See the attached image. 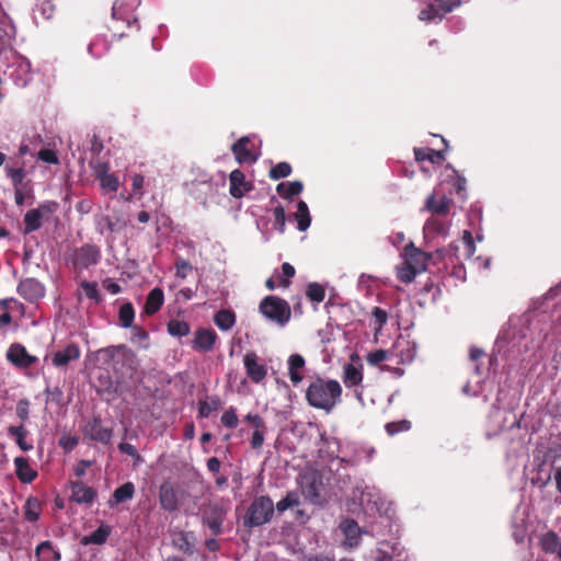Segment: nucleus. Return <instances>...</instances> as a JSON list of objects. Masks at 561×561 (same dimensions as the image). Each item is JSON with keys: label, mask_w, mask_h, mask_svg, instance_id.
<instances>
[{"label": "nucleus", "mask_w": 561, "mask_h": 561, "mask_svg": "<svg viewBox=\"0 0 561 561\" xmlns=\"http://www.w3.org/2000/svg\"><path fill=\"white\" fill-rule=\"evenodd\" d=\"M342 387L337 380L316 378L306 390V400L314 409L331 412L340 402Z\"/></svg>", "instance_id": "obj_1"}, {"label": "nucleus", "mask_w": 561, "mask_h": 561, "mask_svg": "<svg viewBox=\"0 0 561 561\" xmlns=\"http://www.w3.org/2000/svg\"><path fill=\"white\" fill-rule=\"evenodd\" d=\"M260 312L268 321L284 327L290 319L288 302L277 296H267L260 302Z\"/></svg>", "instance_id": "obj_2"}, {"label": "nucleus", "mask_w": 561, "mask_h": 561, "mask_svg": "<svg viewBox=\"0 0 561 561\" xmlns=\"http://www.w3.org/2000/svg\"><path fill=\"white\" fill-rule=\"evenodd\" d=\"M274 514V504L268 496H257L253 500L244 516V525L259 527L267 524Z\"/></svg>", "instance_id": "obj_3"}, {"label": "nucleus", "mask_w": 561, "mask_h": 561, "mask_svg": "<svg viewBox=\"0 0 561 561\" xmlns=\"http://www.w3.org/2000/svg\"><path fill=\"white\" fill-rule=\"evenodd\" d=\"M101 260V250L94 244H83L73 250L71 263L75 270L83 271L96 265Z\"/></svg>", "instance_id": "obj_4"}, {"label": "nucleus", "mask_w": 561, "mask_h": 561, "mask_svg": "<svg viewBox=\"0 0 561 561\" xmlns=\"http://www.w3.org/2000/svg\"><path fill=\"white\" fill-rule=\"evenodd\" d=\"M259 145L254 136H244L233 144L232 152L239 163H253L261 156Z\"/></svg>", "instance_id": "obj_5"}, {"label": "nucleus", "mask_w": 561, "mask_h": 561, "mask_svg": "<svg viewBox=\"0 0 561 561\" xmlns=\"http://www.w3.org/2000/svg\"><path fill=\"white\" fill-rule=\"evenodd\" d=\"M243 366L248 378L255 385L264 383L268 367L259 355L251 351L243 356Z\"/></svg>", "instance_id": "obj_6"}, {"label": "nucleus", "mask_w": 561, "mask_h": 561, "mask_svg": "<svg viewBox=\"0 0 561 561\" xmlns=\"http://www.w3.org/2000/svg\"><path fill=\"white\" fill-rule=\"evenodd\" d=\"M466 1L467 0H438V9L433 2H430L426 8L420 11L419 19L425 22H432L436 20L440 21L445 13L451 12L455 8Z\"/></svg>", "instance_id": "obj_7"}, {"label": "nucleus", "mask_w": 561, "mask_h": 561, "mask_svg": "<svg viewBox=\"0 0 561 561\" xmlns=\"http://www.w3.org/2000/svg\"><path fill=\"white\" fill-rule=\"evenodd\" d=\"M9 77L18 87H25L32 80L31 62L23 56H18L9 66Z\"/></svg>", "instance_id": "obj_8"}, {"label": "nucleus", "mask_w": 561, "mask_h": 561, "mask_svg": "<svg viewBox=\"0 0 561 561\" xmlns=\"http://www.w3.org/2000/svg\"><path fill=\"white\" fill-rule=\"evenodd\" d=\"M401 256L407 264L420 273L426 270L427 263L432 259V254L415 248L412 242L404 247Z\"/></svg>", "instance_id": "obj_9"}, {"label": "nucleus", "mask_w": 561, "mask_h": 561, "mask_svg": "<svg viewBox=\"0 0 561 561\" xmlns=\"http://www.w3.org/2000/svg\"><path fill=\"white\" fill-rule=\"evenodd\" d=\"M389 350L391 352V359H396L399 364L411 363L416 355L414 343L402 335L394 341Z\"/></svg>", "instance_id": "obj_10"}, {"label": "nucleus", "mask_w": 561, "mask_h": 561, "mask_svg": "<svg viewBox=\"0 0 561 561\" xmlns=\"http://www.w3.org/2000/svg\"><path fill=\"white\" fill-rule=\"evenodd\" d=\"M450 221L442 217L431 216L424 224L423 234L426 241L435 240L436 238H446L449 233Z\"/></svg>", "instance_id": "obj_11"}, {"label": "nucleus", "mask_w": 561, "mask_h": 561, "mask_svg": "<svg viewBox=\"0 0 561 561\" xmlns=\"http://www.w3.org/2000/svg\"><path fill=\"white\" fill-rule=\"evenodd\" d=\"M140 0H116L112 8V16L115 20H122L128 26L137 23V19L133 16L135 10L139 7Z\"/></svg>", "instance_id": "obj_12"}, {"label": "nucleus", "mask_w": 561, "mask_h": 561, "mask_svg": "<svg viewBox=\"0 0 561 561\" xmlns=\"http://www.w3.org/2000/svg\"><path fill=\"white\" fill-rule=\"evenodd\" d=\"M218 340L217 333L213 329L199 328L194 332L192 347L199 353L213 351Z\"/></svg>", "instance_id": "obj_13"}, {"label": "nucleus", "mask_w": 561, "mask_h": 561, "mask_svg": "<svg viewBox=\"0 0 561 561\" xmlns=\"http://www.w3.org/2000/svg\"><path fill=\"white\" fill-rule=\"evenodd\" d=\"M8 360L19 368H30L37 362V357L27 353L21 344H12L7 352Z\"/></svg>", "instance_id": "obj_14"}, {"label": "nucleus", "mask_w": 561, "mask_h": 561, "mask_svg": "<svg viewBox=\"0 0 561 561\" xmlns=\"http://www.w3.org/2000/svg\"><path fill=\"white\" fill-rule=\"evenodd\" d=\"M451 199L445 195L439 196L438 191L435 190L431 194L424 205V209L432 213V216L442 217L448 215L451 206Z\"/></svg>", "instance_id": "obj_15"}, {"label": "nucleus", "mask_w": 561, "mask_h": 561, "mask_svg": "<svg viewBox=\"0 0 561 561\" xmlns=\"http://www.w3.org/2000/svg\"><path fill=\"white\" fill-rule=\"evenodd\" d=\"M50 213L51 209L46 204L27 210L24 216V233H31L38 230L42 227L44 217Z\"/></svg>", "instance_id": "obj_16"}, {"label": "nucleus", "mask_w": 561, "mask_h": 561, "mask_svg": "<svg viewBox=\"0 0 561 561\" xmlns=\"http://www.w3.org/2000/svg\"><path fill=\"white\" fill-rule=\"evenodd\" d=\"M352 363L346 364L343 369V382L346 388H356L360 387L364 375H363V365L360 363H354L355 359H358L357 356L351 357Z\"/></svg>", "instance_id": "obj_17"}, {"label": "nucleus", "mask_w": 561, "mask_h": 561, "mask_svg": "<svg viewBox=\"0 0 561 561\" xmlns=\"http://www.w3.org/2000/svg\"><path fill=\"white\" fill-rule=\"evenodd\" d=\"M462 251L460 252L459 245L451 243L447 250V254L454 256L457 261L462 259H470L476 252V245L470 231L465 230L461 239Z\"/></svg>", "instance_id": "obj_18"}, {"label": "nucleus", "mask_w": 561, "mask_h": 561, "mask_svg": "<svg viewBox=\"0 0 561 561\" xmlns=\"http://www.w3.org/2000/svg\"><path fill=\"white\" fill-rule=\"evenodd\" d=\"M19 294L28 301H36L44 297L45 288L35 278H26L20 282L18 286Z\"/></svg>", "instance_id": "obj_19"}, {"label": "nucleus", "mask_w": 561, "mask_h": 561, "mask_svg": "<svg viewBox=\"0 0 561 561\" xmlns=\"http://www.w3.org/2000/svg\"><path fill=\"white\" fill-rule=\"evenodd\" d=\"M229 182V192L234 198H241L252 190V184L245 180L243 172L238 169L230 173Z\"/></svg>", "instance_id": "obj_20"}, {"label": "nucleus", "mask_w": 561, "mask_h": 561, "mask_svg": "<svg viewBox=\"0 0 561 561\" xmlns=\"http://www.w3.org/2000/svg\"><path fill=\"white\" fill-rule=\"evenodd\" d=\"M80 348L77 344L70 343L65 348L55 352L51 355V363L56 367H65L70 362L77 360L80 357Z\"/></svg>", "instance_id": "obj_21"}, {"label": "nucleus", "mask_w": 561, "mask_h": 561, "mask_svg": "<svg viewBox=\"0 0 561 561\" xmlns=\"http://www.w3.org/2000/svg\"><path fill=\"white\" fill-rule=\"evenodd\" d=\"M95 176L100 181L104 193H116L119 188V180L114 173H110L106 164H101L95 170Z\"/></svg>", "instance_id": "obj_22"}, {"label": "nucleus", "mask_w": 561, "mask_h": 561, "mask_svg": "<svg viewBox=\"0 0 561 561\" xmlns=\"http://www.w3.org/2000/svg\"><path fill=\"white\" fill-rule=\"evenodd\" d=\"M306 360L300 354H291L287 360L288 376L294 386H298L304 380V369Z\"/></svg>", "instance_id": "obj_23"}, {"label": "nucleus", "mask_w": 561, "mask_h": 561, "mask_svg": "<svg viewBox=\"0 0 561 561\" xmlns=\"http://www.w3.org/2000/svg\"><path fill=\"white\" fill-rule=\"evenodd\" d=\"M23 305L16 299H4L0 301V329H4L12 322V312H22Z\"/></svg>", "instance_id": "obj_24"}, {"label": "nucleus", "mask_w": 561, "mask_h": 561, "mask_svg": "<svg viewBox=\"0 0 561 561\" xmlns=\"http://www.w3.org/2000/svg\"><path fill=\"white\" fill-rule=\"evenodd\" d=\"M340 529L345 536V546L350 548L358 546L363 531L356 522L353 519H345L340 524Z\"/></svg>", "instance_id": "obj_25"}, {"label": "nucleus", "mask_w": 561, "mask_h": 561, "mask_svg": "<svg viewBox=\"0 0 561 561\" xmlns=\"http://www.w3.org/2000/svg\"><path fill=\"white\" fill-rule=\"evenodd\" d=\"M15 473L22 483H31L37 477V471L30 465V460L25 457H16L14 459Z\"/></svg>", "instance_id": "obj_26"}, {"label": "nucleus", "mask_w": 561, "mask_h": 561, "mask_svg": "<svg viewBox=\"0 0 561 561\" xmlns=\"http://www.w3.org/2000/svg\"><path fill=\"white\" fill-rule=\"evenodd\" d=\"M159 502L163 510L174 512L178 508V496L170 483H163L159 490Z\"/></svg>", "instance_id": "obj_27"}, {"label": "nucleus", "mask_w": 561, "mask_h": 561, "mask_svg": "<svg viewBox=\"0 0 561 561\" xmlns=\"http://www.w3.org/2000/svg\"><path fill=\"white\" fill-rule=\"evenodd\" d=\"M96 496L94 490L82 482H76L72 485L71 499L79 504H91Z\"/></svg>", "instance_id": "obj_28"}, {"label": "nucleus", "mask_w": 561, "mask_h": 561, "mask_svg": "<svg viewBox=\"0 0 561 561\" xmlns=\"http://www.w3.org/2000/svg\"><path fill=\"white\" fill-rule=\"evenodd\" d=\"M164 302V294L163 290L159 287H154L151 289L147 296L145 302V312L149 316L154 314L160 310Z\"/></svg>", "instance_id": "obj_29"}, {"label": "nucleus", "mask_w": 561, "mask_h": 561, "mask_svg": "<svg viewBox=\"0 0 561 561\" xmlns=\"http://www.w3.org/2000/svg\"><path fill=\"white\" fill-rule=\"evenodd\" d=\"M540 545L545 552L556 554L561 561V538L553 531L542 535Z\"/></svg>", "instance_id": "obj_30"}, {"label": "nucleus", "mask_w": 561, "mask_h": 561, "mask_svg": "<svg viewBox=\"0 0 561 561\" xmlns=\"http://www.w3.org/2000/svg\"><path fill=\"white\" fill-rule=\"evenodd\" d=\"M135 494V485L131 482H125L117 489H115L112 499L110 500V506L113 507L114 505L125 503L127 501H130L134 497Z\"/></svg>", "instance_id": "obj_31"}, {"label": "nucleus", "mask_w": 561, "mask_h": 561, "mask_svg": "<svg viewBox=\"0 0 561 561\" xmlns=\"http://www.w3.org/2000/svg\"><path fill=\"white\" fill-rule=\"evenodd\" d=\"M36 561H59L60 553L57 551L50 541L41 542L35 549Z\"/></svg>", "instance_id": "obj_32"}, {"label": "nucleus", "mask_w": 561, "mask_h": 561, "mask_svg": "<svg viewBox=\"0 0 561 561\" xmlns=\"http://www.w3.org/2000/svg\"><path fill=\"white\" fill-rule=\"evenodd\" d=\"M304 190V184L300 181L282 182L277 185V193L285 199H291L294 196L299 195Z\"/></svg>", "instance_id": "obj_33"}, {"label": "nucleus", "mask_w": 561, "mask_h": 561, "mask_svg": "<svg viewBox=\"0 0 561 561\" xmlns=\"http://www.w3.org/2000/svg\"><path fill=\"white\" fill-rule=\"evenodd\" d=\"M295 219L297 221V228L300 231H306L310 227L311 217L308 205L304 201H299L297 204Z\"/></svg>", "instance_id": "obj_34"}, {"label": "nucleus", "mask_w": 561, "mask_h": 561, "mask_svg": "<svg viewBox=\"0 0 561 561\" xmlns=\"http://www.w3.org/2000/svg\"><path fill=\"white\" fill-rule=\"evenodd\" d=\"M214 322L221 331H229L236 323V316L230 310H220L215 314Z\"/></svg>", "instance_id": "obj_35"}, {"label": "nucleus", "mask_w": 561, "mask_h": 561, "mask_svg": "<svg viewBox=\"0 0 561 561\" xmlns=\"http://www.w3.org/2000/svg\"><path fill=\"white\" fill-rule=\"evenodd\" d=\"M414 154L416 161H430L432 163H440L444 160L443 152L430 148H415Z\"/></svg>", "instance_id": "obj_36"}, {"label": "nucleus", "mask_w": 561, "mask_h": 561, "mask_svg": "<svg viewBox=\"0 0 561 561\" xmlns=\"http://www.w3.org/2000/svg\"><path fill=\"white\" fill-rule=\"evenodd\" d=\"M8 433H9V435L11 437L15 438V442H16L18 446L23 451H28V450L33 449V445L25 440V437L27 435V431L25 430V427L23 425H21V426H10L8 428Z\"/></svg>", "instance_id": "obj_37"}, {"label": "nucleus", "mask_w": 561, "mask_h": 561, "mask_svg": "<svg viewBox=\"0 0 561 561\" xmlns=\"http://www.w3.org/2000/svg\"><path fill=\"white\" fill-rule=\"evenodd\" d=\"M42 512V504L36 497L27 499L24 506V516L27 522L34 523L36 522Z\"/></svg>", "instance_id": "obj_38"}, {"label": "nucleus", "mask_w": 561, "mask_h": 561, "mask_svg": "<svg viewBox=\"0 0 561 561\" xmlns=\"http://www.w3.org/2000/svg\"><path fill=\"white\" fill-rule=\"evenodd\" d=\"M298 484L301 489V492L306 497L312 499L316 497L317 494V486L313 476L310 474H301L298 478Z\"/></svg>", "instance_id": "obj_39"}, {"label": "nucleus", "mask_w": 561, "mask_h": 561, "mask_svg": "<svg viewBox=\"0 0 561 561\" xmlns=\"http://www.w3.org/2000/svg\"><path fill=\"white\" fill-rule=\"evenodd\" d=\"M170 335L175 337H183L190 334V324L182 320H170L167 325Z\"/></svg>", "instance_id": "obj_40"}, {"label": "nucleus", "mask_w": 561, "mask_h": 561, "mask_svg": "<svg viewBox=\"0 0 561 561\" xmlns=\"http://www.w3.org/2000/svg\"><path fill=\"white\" fill-rule=\"evenodd\" d=\"M111 533V529L106 526H100L98 529L92 531L89 536L84 537L83 542L85 545H102L106 541Z\"/></svg>", "instance_id": "obj_41"}, {"label": "nucleus", "mask_w": 561, "mask_h": 561, "mask_svg": "<svg viewBox=\"0 0 561 561\" xmlns=\"http://www.w3.org/2000/svg\"><path fill=\"white\" fill-rule=\"evenodd\" d=\"M300 504L299 494L295 491L288 492L287 495L277 502L276 510L279 513L285 512L288 508L298 506Z\"/></svg>", "instance_id": "obj_42"}, {"label": "nucleus", "mask_w": 561, "mask_h": 561, "mask_svg": "<svg viewBox=\"0 0 561 561\" xmlns=\"http://www.w3.org/2000/svg\"><path fill=\"white\" fill-rule=\"evenodd\" d=\"M135 318V311L131 304H123L119 308V322L123 328H130Z\"/></svg>", "instance_id": "obj_43"}, {"label": "nucleus", "mask_w": 561, "mask_h": 561, "mask_svg": "<svg viewBox=\"0 0 561 561\" xmlns=\"http://www.w3.org/2000/svg\"><path fill=\"white\" fill-rule=\"evenodd\" d=\"M417 274H420V272L414 271V268L404 261L397 267V276L403 283L413 282Z\"/></svg>", "instance_id": "obj_44"}, {"label": "nucleus", "mask_w": 561, "mask_h": 561, "mask_svg": "<svg viewBox=\"0 0 561 561\" xmlns=\"http://www.w3.org/2000/svg\"><path fill=\"white\" fill-rule=\"evenodd\" d=\"M366 360L369 365L376 366L385 360L391 359L390 350H376L367 354Z\"/></svg>", "instance_id": "obj_45"}, {"label": "nucleus", "mask_w": 561, "mask_h": 561, "mask_svg": "<svg viewBox=\"0 0 561 561\" xmlns=\"http://www.w3.org/2000/svg\"><path fill=\"white\" fill-rule=\"evenodd\" d=\"M5 175L11 180L14 187H20L24 178L25 171L22 167L13 168L10 165H5L4 168Z\"/></svg>", "instance_id": "obj_46"}, {"label": "nucleus", "mask_w": 561, "mask_h": 561, "mask_svg": "<svg viewBox=\"0 0 561 561\" xmlns=\"http://www.w3.org/2000/svg\"><path fill=\"white\" fill-rule=\"evenodd\" d=\"M219 407L218 398H211L210 400L199 401L198 403V415L201 417H208Z\"/></svg>", "instance_id": "obj_47"}, {"label": "nucleus", "mask_w": 561, "mask_h": 561, "mask_svg": "<svg viewBox=\"0 0 561 561\" xmlns=\"http://www.w3.org/2000/svg\"><path fill=\"white\" fill-rule=\"evenodd\" d=\"M371 316L375 332L379 333L382 330L383 325L387 323L388 314L383 309L375 307L373 309Z\"/></svg>", "instance_id": "obj_48"}, {"label": "nucleus", "mask_w": 561, "mask_h": 561, "mask_svg": "<svg viewBox=\"0 0 561 561\" xmlns=\"http://www.w3.org/2000/svg\"><path fill=\"white\" fill-rule=\"evenodd\" d=\"M325 290L322 285L311 283L307 288V297L314 302H321L324 299Z\"/></svg>", "instance_id": "obj_49"}, {"label": "nucleus", "mask_w": 561, "mask_h": 561, "mask_svg": "<svg viewBox=\"0 0 561 561\" xmlns=\"http://www.w3.org/2000/svg\"><path fill=\"white\" fill-rule=\"evenodd\" d=\"M221 424L227 428H236L239 424L237 411L233 407L227 409L221 415Z\"/></svg>", "instance_id": "obj_50"}, {"label": "nucleus", "mask_w": 561, "mask_h": 561, "mask_svg": "<svg viewBox=\"0 0 561 561\" xmlns=\"http://www.w3.org/2000/svg\"><path fill=\"white\" fill-rule=\"evenodd\" d=\"M291 173V167L287 162H279L270 170V178L272 180H279L288 176Z\"/></svg>", "instance_id": "obj_51"}, {"label": "nucleus", "mask_w": 561, "mask_h": 561, "mask_svg": "<svg viewBox=\"0 0 561 561\" xmlns=\"http://www.w3.org/2000/svg\"><path fill=\"white\" fill-rule=\"evenodd\" d=\"M80 286L89 299L93 300L96 304L101 301L102 298L99 293L96 283L83 280L81 282Z\"/></svg>", "instance_id": "obj_52"}, {"label": "nucleus", "mask_w": 561, "mask_h": 561, "mask_svg": "<svg viewBox=\"0 0 561 561\" xmlns=\"http://www.w3.org/2000/svg\"><path fill=\"white\" fill-rule=\"evenodd\" d=\"M388 543L381 542L375 550L370 551V559L373 561H390L391 554L389 553Z\"/></svg>", "instance_id": "obj_53"}, {"label": "nucleus", "mask_w": 561, "mask_h": 561, "mask_svg": "<svg viewBox=\"0 0 561 561\" xmlns=\"http://www.w3.org/2000/svg\"><path fill=\"white\" fill-rule=\"evenodd\" d=\"M410 426H411L410 422L403 420V421H399V422L387 423L385 428H386V432L392 436L394 434L410 430Z\"/></svg>", "instance_id": "obj_54"}, {"label": "nucleus", "mask_w": 561, "mask_h": 561, "mask_svg": "<svg viewBox=\"0 0 561 561\" xmlns=\"http://www.w3.org/2000/svg\"><path fill=\"white\" fill-rule=\"evenodd\" d=\"M193 270L192 265L184 259L178 257L175 261V276L184 279L188 273Z\"/></svg>", "instance_id": "obj_55"}, {"label": "nucleus", "mask_w": 561, "mask_h": 561, "mask_svg": "<svg viewBox=\"0 0 561 561\" xmlns=\"http://www.w3.org/2000/svg\"><path fill=\"white\" fill-rule=\"evenodd\" d=\"M274 215V226L279 232H284L286 216L285 209L283 206L278 205L273 209Z\"/></svg>", "instance_id": "obj_56"}, {"label": "nucleus", "mask_w": 561, "mask_h": 561, "mask_svg": "<svg viewBox=\"0 0 561 561\" xmlns=\"http://www.w3.org/2000/svg\"><path fill=\"white\" fill-rule=\"evenodd\" d=\"M244 421L248 422L254 431H266L265 422L257 413H248Z\"/></svg>", "instance_id": "obj_57"}, {"label": "nucleus", "mask_w": 561, "mask_h": 561, "mask_svg": "<svg viewBox=\"0 0 561 561\" xmlns=\"http://www.w3.org/2000/svg\"><path fill=\"white\" fill-rule=\"evenodd\" d=\"M78 443V437L69 434H64L59 439V446L64 449L65 453L73 450Z\"/></svg>", "instance_id": "obj_58"}, {"label": "nucleus", "mask_w": 561, "mask_h": 561, "mask_svg": "<svg viewBox=\"0 0 561 561\" xmlns=\"http://www.w3.org/2000/svg\"><path fill=\"white\" fill-rule=\"evenodd\" d=\"M37 158H38V160L49 163V164H58L59 163V159H58L56 152L51 149L39 150V152L37 153Z\"/></svg>", "instance_id": "obj_59"}, {"label": "nucleus", "mask_w": 561, "mask_h": 561, "mask_svg": "<svg viewBox=\"0 0 561 561\" xmlns=\"http://www.w3.org/2000/svg\"><path fill=\"white\" fill-rule=\"evenodd\" d=\"M266 431H253L252 437H251V447L253 449H260L264 444V436Z\"/></svg>", "instance_id": "obj_60"}, {"label": "nucleus", "mask_w": 561, "mask_h": 561, "mask_svg": "<svg viewBox=\"0 0 561 561\" xmlns=\"http://www.w3.org/2000/svg\"><path fill=\"white\" fill-rule=\"evenodd\" d=\"M93 437L104 444H107L112 438V431L108 428H95Z\"/></svg>", "instance_id": "obj_61"}, {"label": "nucleus", "mask_w": 561, "mask_h": 561, "mask_svg": "<svg viewBox=\"0 0 561 561\" xmlns=\"http://www.w3.org/2000/svg\"><path fill=\"white\" fill-rule=\"evenodd\" d=\"M145 184V178L141 174H135L133 176L131 187L136 195L142 196V188Z\"/></svg>", "instance_id": "obj_62"}, {"label": "nucleus", "mask_w": 561, "mask_h": 561, "mask_svg": "<svg viewBox=\"0 0 561 561\" xmlns=\"http://www.w3.org/2000/svg\"><path fill=\"white\" fill-rule=\"evenodd\" d=\"M118 449L121 450V453L134 457L136 459V461L140 460V456L137 453V449L131 444H129V443H121L118 445Z\"/></svg>", "instance_id": "obj_63"}, {"label": "nucleus", "mask_w": 561, "mask_h": 561, "mask_svg": "<svg viewBox=\"0 0 561 561\" xmlns=\"http://www.w3.org/2000/svg\"><path fill=\"white\" fill-rule=\"evenodd\" d=\"M104 289H106L112 295H117L122 291V287L111 278H106L102 282Z\"/></svg>", "instance_id": "obj_64"}]
</instances>
